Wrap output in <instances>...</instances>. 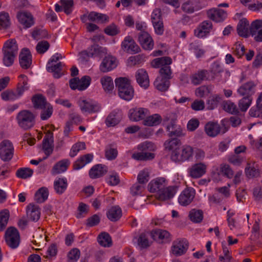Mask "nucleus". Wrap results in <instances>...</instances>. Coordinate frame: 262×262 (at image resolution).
<instances>
[{
	"label": "nucleus",
	"mask_w": 262,
	"mask_h": 262,
	"mask_svg": "<svg viewBox=\"0 0 262 262\" xmlns=\"http://www.w3.org/2000/svg\"><path fill=\"white\" fill-rule=\"evenodd\" d=\"M115 82L119 96L126 101L132 100L134 96V89L130 80L126 77H119Z\"/></svg>",
	"instance_id": "nucleus-1"
},
{
	"label": "nucleus",
	"mask_w": 262,
	"mask_h": 262,
	"mask_svg": "<svg viewBox=\"0 0 262 262\" xmlns=\"http://www.w3.org/2000/svg\"><path fill=\"white\" fill-rule=\"evenodd\" d=\"M138 149L141 152H136L133 157L137 160L146 161L152 160L155 158V154L152 153L156 149V146L152 143L148 141L142 142L138 145Z\"/></svg>",
	"instance_id": "nucleus-2"
},
{
	"label": "nucleus",
	"mask_w": 262,
	"mask_h": 262,
	"mask_svg": "<svg viewBox=\"0 0 262 262\" xmlns=\"http://www.w3.org/2000/svg\"><path fill=\"white\" fill-rule=\"evenodd\" d=\"M16 119L18 126L24 130L33 127L35 123V115L29 110H22L17 115Z\"/></svg>",
	"instance_id": "nucleus-3"
},
{
	"label": "nucleus",
	"mask_w": 262,
	"mask_h": 262,
	"mask_svg": "<svg viewBox=\"0 0 262 262\" xmlns=\"http://www.w3.org/2000/svg\"><path fill=\"white\" fill-rule=\"evenodd\" d=\"M151 238L160 244L169 243L172 240V235L167 231L161 229H154L150 231Z\"/></svg>",
	"instance_id": "nucleus-4"
},
{
	"label": "nucleus",
	"mask_w": 262,
	"mask_h": 262,
	"mask_svg": "<svg viewBox=\"0 0 262 262\" xmlns=\"http://www.w3.org/2000/svg\"><path fill=\"white\" fill-rule=\"evenodd\" d=\"M5 238L6 244L12 249L16 248L19 245V233L14 227H9L7 229Z\"/></svg>",
	"instance_id": "nucleus-5"
},
{
	"label": "nucleus",
	"mask_w": 262,
	"mask_h": 262,
	"mask_svg": "<svg viewBox=\"0 0 262 262\" xmlns=\"http://www.w3.org/2000/svg\"><path fill=\"white\" fill-rule=\"evenodd\" d=\"M189 248V242L185 238L177 239L172 243L171 253L176 256L185 254Z\"/></svg>",
	"instance_id": "nucleus-6"
},
{
	"label": "nucleus",
	"mask_w": 262,
	"mask_h": 262,
	"mask_svg": "<svg viewBox=\"0 0 262 262\" xmlns=\"http://www.w3.org/2000/svg\"><path fill=\"white\" fill-rule=\"evenodd\" d=\"M14 147L12 143L4 140L0 143V158L4 161H9L13 157Z\"/></svg>",
	"instance_id": "nucleus-7"
},
{
	"label": "nucleus",
	"mask_w": 262,
	"mask_h": 262,
	"mask_svg": "<svg viewBox=\"0 0 262 262\" xmlns=\"http://www.w3.org/2000/svg\"><path fill=\"white\" fill-rule=\"evenodd\" d=\"M78 104L81 111L84 113H96L101 110V106L98 103L90 99L80 100Z\"/></svg>",
	"instance_id": "nucleus-8"
},
{
	"label": "nucleus",
	"mask_w": 262,
	"mask_h": 262,
	"mask_svg": "<svg viewBox=\"0 0 262 262\" xmlns=\"http://www.w3.org/2000/svg\"><path fill=\"white\" fill-rule=\"evenodd\" d=\"M18 21L24 29L32 27L35 24V18L32 14L28 11H19L17 13Z\"/></svg>",
	"instance_id": "nucleus-9"
},
{
	"label": "nucleus",
	"mask_w": 262,
	"mask_h": 262,
	"mask_svg": "<svg viewBox=\"0 0 262 262\" xmlns=\"http://www.w3.org/2000/svg\"><path fill=\"white\" fill-rule=\"evenodd\" d=\"M91 82V78L89 76H84L80 79L73 78L69 81V85L72 90H78L84 91L90 85Z\"/></svg>",
	"instance_id": "nucleus-10"
},
{
	"label": "nucleus",
	"mask_w": 262,
	"mask_h": 262,
	"mask_svg": "<svg viewBox=\"0 0 262 262\" xmlns=\"http://www.w3.org/2000/svg\"><path fill=\"white\" fill-rule=\"evenodd\" d=\"M213 29L211 21L206 20L201 23L194 30V35L198 38H204L208 36Z\"/></svg>",
	"instance_id": "nucleus-11"
},
{
	"label": "nucleus",
	"mask_w": 262,
	"mask_h": 262,
	"mask_svg": "<svg viewBox=\"0 0 262 262\" xmlns=\"http://www.w3.org/2000/svg\"><path fill=\"white\" fill-rule=\"evenodd\" d=\"M101 37H102L100 35H95L92 38L91 40L94 43L88 48L89 51V55L91 56V57H101L106 53L107 50L105 48L96 43L97 41L100 40Z\"/></svg>",
	"instance_id": "nucleus-12"
},
{
	"label": "nucleus",
	"mask_w": 262,
	"mask_h": 262,
	"mask_svg": "<svg viewBox=\"0 0 262 262\" xmlns=\"http://www.w3.org/2000/svg\"><path fill=\"white\" fill-rule=\"evenodd\" d=\"M121 47L124 52L129 53L136 54L141 51L140 47L130 36H127L124 38L121 42Z\"/></svg>",
	"instance_id": "nucleus-13"
},
{
	"label": "nucleus",
	"mask_w": 262,
	"mask_h": 262,
	"mask_svg": "<svg viewBox=\"0 0 262 262\" xmlns=\"http://www.w3.org/2000/svg\"><path fill=\"white\" fill-rule=\"evenodd\" d=\"M138 41L142 48L145 50H151L154 47V41L151 36L146 31L139 33Z\"/></svg>",
	"instance_id": "nucleus-14"
},
{
	"label": "nucleus",
	"mask_w": 262,
	"mask_h": 262,
	"mask_svg": "<svg viewBox=\"0 0 262 262\" xmlns=\"http://www.w3.org/2000/svg\"><path fill=\"white\" fill-rule=\"evenodd\" d=\"M195 195V191L192 187H186L181 193L178 198L179 204L184 206L189 205Z\"/></svg>",
	"instance_id": "nucleus-15"
},
{
	"label": "nucleus",
	"mask_w": 262,
	"mask_h": 262,
	"mask_svg": "<svg viewBox=\"0 0 262 262\" xmlns=\"http://www.w3.org/2000/svg\"><path fill=\"white\" fill-rule=\"evenodd\" d=\"M149 114V110L144 107H136L129 111L128 117L133 121L144 120L146 116Z\"/></svg>",
	"instance_id": "nucleus-16"
},
{
	"label": "nucleus",
	"mask_w": 262,
	"mask_h": 262,
	"mask_svg": "<svg viewBox=\"0 0 262 262\" xmlns=\"http://www.w3.org/2000/svg\"><path fill=\"white\" fill-rule=\"evenodd\" d=\"M251 36L256 42H262V20L256 19L250 25Z\"/></svg>",
	"instance_id": "nucleus-17"
},
{
	"label": "nucleus",
	"mask_w": 262,
	"mask_h": 262,
	"mask_svg": "<svg viewBox=\"0 0 262 262\" xmlns=\"http://www.w3.org/2000/svg\"><path fill=\"white\" fill-rule=\"evenodd\" d=\"M227 130L226 127H224L222 131L220 125L217 122L210 121L207 123L205 126V132L206 134L211 137H214L217 136L221 132L222 134L225 133Z\"/></svg>",
	"instance_id": "nucleus-18"
},
{
	"label": "nucleus",
	"mask_w": 262,
	"mask_h": 262,
	"mask_svg": "<svg viewBox=\"0 0 262 262\" xmlns=\"http://www.w3.org/2000/svg\"><path fill=\"white\" fill-rule=\"evenodd\" d=\"M117 66V60L112 55L105 56L100 65V70L103 73L112 71Z\"/></svg>",
	"instance_id": "nucleus-19"
},
{
	"label": "nucleus",
	"mask_w": 262,
	"mask_h": 262,
	"mask_svg": "<svg viewBox=\"0 0 262 262\" xmlns=\"http://www.w3.org/2000/svg\"><path fill=\"white\" fill-rule=\"evenodd\" d=\"M32 55L30 50L27 48L21 50L19 55L20 66L23 69H28L32 64Z\"/></svg>",
	"instance_id": "nucleus-20"
},
{
	"label": "nucleus",
	"mask_w": 262,
	"mask_h": 262,
	"mask_svg": "<svg viewBox=\"0 0 262 262\" xmlns=\"http://www.w3.org/2000/svg\"><path fill=\"white\" fill-rule=\"evenodd\" d=\"M207 165L202 162L193 165L189 169V176L193 179H198L204 175L206 172Z\"/></svg>",
	"instance_id": "nucleus-21"
},
{
	"label": "nucleus",
	"mask_w": 262,
	"mask_h": 262,
	"mask_svg": "<svg viewBox=\"0 0 262 262\" xmlns=\"http://www.w3.org/2000/svg\"><path fill=\"white\" fill-rule=\"evenodd\" d=\"M207 15L209 18L216 23L224 20L227 17L226 11L219 8H212L207 11Z\"/></svg>",
	"instance_id": "nucleus-22"
},
{
	"label": "nucleus",
	"mask_w": 262,
	"mask_h": 262,
	"mask_svg": "<svg viewBox=\"0 0 262 262\" xmlns=\"http://www.w3.org/2000/svg\"><path fill=\"white\" fill-rule=\"evenodd\" d=\"M149 236H150V231L144 230L139 233L136 239L137 244L141 249H147L151 245L152 242L150 240Z\"/></svg>",
	"instance_id": "nucleus-23"
},
{
	"label": "nucleus",
	"mask_w": 262,
	"mask_h": 262,
	"mask_svg": "<svg viewBox=\"0 0 262 262\" xmlns=\"http://www.w3.org/2000/svg\"><path fill=\"white\" fill-rule=\"evenodd\" d=\"M190 80L194 85L200 84L203 81L210 80L209 72L207 70H200L190 76Z\"/></svg>",
	"instance_id": "nucleus-24"
},
{
	"label": "nucleus",
	"mask_w": 262,
	"mask_h": 262,
	"mask_svg": "<svg viewBox=\"0 0 262 262\" xmlns=\"http://www.w3.org/2000/svg\"><path fill=\"white\" fill-rule=\"evenodd\" d=\"M256 84L254 82L250 81L242 84L237 90V93L242 96H252L256 92Z\"/></svg>",
	"instance_id": "nucleus-25"
},
{
	"label": "nucleus",
	"mask_w": 262,
	"mask_h": 262,
	"mask_svg": "<svg viewBox=\"0 0 262 262\" xmlns=\"http://www.w3.org/2000/svg\"><path fill=\"white\" fill-rule=\"evenodd\" d=\"M178 187L175 186H165L157 193V199L162 201L169 200L173 197Z\"/></svg>",
	"instance_id": "nucleus-26"
},
{
	"label": "nucleus",
	"mask_w": 262,
	"mask_h": 262,
	"mask_svg": "<svg viewBox=\"0 0 262 262\" xmlns=\"http://www.w3.org/2000/svg\"><path fill=\"white\" fill-rule=\"evenodd\" d=\"M237 32L239 36L244 38L251 35L250 26L247 18H243L239 20L237 26Z\"/></svg>",
	"instance_id": "nucleus-27"
},
{
	"label": "nucleus",
	"mask_w": 262,
	"mask_h": 262,
	"mask_svg": "<svg viewBox=\"0 0 262 262\" xmlns=\"http://www.w3.org/2000/svg\"><path fill=\"white\" fill-rule=\"evenodd\" d=\"M166 185V181L165 178H158L150 182L148 184V188L150 192H157L158 193Z\"/></svg>",
	"instance_id": "nucleus-28"
},
{
	"label": "nucleus",
	"mask_w": 262,
	"mask_h": 262,
	"mask_svg": "<svg viewBox=\"0 0 262 262\" xmlns=\"http://www.w3.org/2000/svg\"><path fill=\"white\" fill-rule=\"evenodd\" d=\"M136 78L139 85L146 89L149 85V79L147 72L143 69H139L136 73Z\"/></svg>",
	"instance_id": "nucleus-29"
},
{
	"label": "nucleus",
	"mask_w": 262,
	"mask_h": 262,
	"mask_svg": "<svg viewBox=\"0 0 262 262\" xmlns=\"http://www.w3.org/2000/svg\"><path fill=\"white\" fill-rule=\"evenodd\" d=\"M108 170L107 167L103 164H98L93 166L89 171V176L91 179H97L103 176Z\"/></svg>",
	"instance_id": "nucleus-30"
},
{
	"label": "nucleus",
	"mask_w": 262,
	"mask_h": 262,
	"mask_svg": "<svg viewBox=\"0 0 262 262\" xmlns=\"http://www.w3.org/2000/svg\"><path fill=\"white\" fill-rule=\"evenodd\" d=\"M166 130L168 133V136L171 138H177V137H181L185 136V133L183 132L182 128L180 126H177L174 120L171 121L169 125H167Z\"/></svg>",
	"instance_id": "nucleus-31"
},
{
	"label": "nucleus",
	"mask_w": 262,
	"mask_h": 262,
	"mask_svg": "<svg viewBox=\"0 0 262 262\" xmlns=\"http://www.w3.org/2000/svg\"><path fill=\"white\" fill-rule=\"evenodd\" d=\"M69 159H64L59 161L53 167L51 170L52 175H56L65 172L70 165Z\"/></svg>",
	"instance_id": "nucleus-32"
},
{
	"label": "nucleus",
	"mask_w": 262,
	"mask_h": 262,
	"mask_svg": "<svg viewBox=\"0 0 262 262\" xmlns=\"http://www.w3.org/2000/svg\"><path fill=\"white\" fill-rule=\"evenodd\" d=\"M18 78L19 81L17 84L16 93L20 98L29 89L28 78L24 74L20 75Z\"/></svg>",
	"instance_id": "nucleus-33"
},
{
	"label": "nucleus",
	"mask_w": 262,
	"mask_h": 262,
	"mask_svg": "<svg viewBox=\"0 0 262 262\" xmlns=\"http://www.w3.org/2000/svg\"><path fill=\"white\" fill-rule=\"evenodd\" d=\"M93 155L92 154H87L83 156H81L73 163V168L74 170H79L83 168L85 165L90 163L93 159Z\"/></svg>",
	"instance_id": "nucleus-34"
},
{
	"label": "nucleus",
	"mask_w": 262,
	"mask_h": 262,
	"mask_svg": "<svg viewBox=\"0 0 262 262\" xmlns=\"http://www.w3.org/2000/svg\"><path fill=\"white\" fill-rule=\"evenodd\" d=\"M27 214L30 220L36 222L40 217V208L36 205L30 204L27 208Z\"/></svg>",
	"instance_id": "nucleus-35"
},
{
	"label": "nucleus",
	"mask_w": 262,
	"mask_h": 262,
	"mask_svg": "<svg viewBox=\"0 0 262 262\" xmlns=\"http://www.w3.org/2000/svg\"><path fill=\"white\" fill-rule=\"evenodd\" d=\"M65 66L61 62L56 64L46 66V69L48 72L53 73V76L55 78H59L64 75V68Z\"/></svg>",
	"instance_id": "nucleus-36"
},
{
	"label": "nucleus",
	"mask_w": 262,
	"mask_h": 262,
	"mask_svg": "<svg viewBox=\"0 0 262 262\" xmlns=\"http://www.w3.org/2000/svg\"><path fill=\"white\" fill-rule=\"evenodd\" d=\"M208 72L211 74L210 80H212L218 77H221V74L224 72V69L219 61H215L211 64Z\"/></svg>",
	"instance_id": "nucleus-37"
},
{
	"label": "nucleus",
	"mask_w": 262,
	"mask_h": 262,
	"mask_svg": "<svg viewBox=\"0 0 262 262\" xmlns=\"http://www.w3.org/2000/svg\"><path fill=\"white\" fill-rule=\"evenodd\" d=\"M33 107L35 109H43L49 103L46 97L42 94H37L33 95L31 98Z\"/></svg>",
	"instance_id": "nucleus-38"
},
{
	"label": "nucleus",
	"mask_w": 262,
	"mask_h": 262,
	"mask_svg": "<svg viewBox=\"0 0 262 262\" xmlns=\"http://www.w3.org/2000/svg\"><path fill=\"white\" fill-rule=\"evenodd\" d=\"M68 181L66 178H59L54 182V188L58 194L63 193L68 187Z\"/></svg>",
	"instance_id": "nucleus-39"
},
{
	"label": "nucleus",
	"mask_w": 262,
	"mask_h": 262,
	"mask_svg": "<svg viewBox=\"0 0 262 262\" xmlns=\"http://www.w3.org/2000/svg\"><path fill=\"white\" fill-rule=\"evenodd\" d=\"M18 45L15 39H10L4 44L3 52L17 54L18 53Z\"/></svg>",
	"instance_id": "nucleus-40"
},
{
	"label": "nucleus",
	"mask_w": 262,
	"mask_h": 262,
	"mask_svg": "<svg viewBox=\"0 0 262 262\" xmlns=\"http://www.w3.org/2000/svg\"><path fill=\"white\" fill-rule=\"evenodd\" d=\"M182 10L188 13H192L200 9L198 0H189L182 5Z\"/></svg>",
	"instance_id": "nucleus-41"
},
{
	"label": "nucleus",
	"mask_w": 262,
	"mask_h": 262,
	"mask_svg": "<svg viewBox=\"0 0 262 262\" xmlns=\"http://www.w3.org/2000/svg\"><path fill=\"white\" fill-rule=\"evenodd\" d=\"M162 118L160 115L155 114L152 115L146 116L143 121V124L145 126H154L161 124Z\"/></svg>",
	"instance_id": "nucleus-42"
},
{
	"label": "nucleus",
	"mask_w": 262,
	"mask_h": 262,
	"mask_svg": "<svg viewBox=\"0 0 262 262\" xmlns=\"http://www.w3.org/2000/svg\"><path fill=\"white\" fill-rule=\"evenodd\" d=\"M107 218L112 222H116L122 216V210L119 206L112 207L107 212Z\"/></svg>",
	"instance_id": "nucleus-43"
},
{
	"label": "nucleus",
	"mask_w": 262,
	"mask_h": 262,
	"mask_svg": "<svg viewBox=\"0 0 262 262\" xmlns=\"http://www.w3.org/2000/svg\"><path fill=\"white\" fill-rule=\"evenodd\" d=\"M180 151L182 152V155L179 157L178 156L177 159L185 161L192 157L193 149L189 145H184L181 147Z\"/></svg>",
	"instance_id": "nucleus-44"
},
{
	"label": "nucleus",
	"mask_w": 262,
	"mask_h": 262,
	"mask_svg": "<svg viewBox=\"0 0 262 262\" xmlns=\"http://www.w3.org/2000/svg\"><path fill=\"white\" fill-rule=\"evenodd\" d=\"M172 59L168 56H164L160 58H157L152 60L151 62V66L155 68L163 67L166 64H171Z\"/></svg>",
	"instance_id": "nucleus-45"
},
{
	"label": "nucleus",
	"mask_w": 262,
	"mask_h": 262,
	"mask_svg": "<svg viewBox=\"0 0 262 262\" xmlns=\"http://www.w3.org/2000/svg\"><path fill=\"white\" fill-rule=\"evenodd\" d=\"M117 155V147L115 144H110L106 146L105 149V157L107 160H114L116 158Z\"/></svg>",
	"instance_id": "nucleus-46"
},
{
	"label": "nucleus",
	"mask_w": 262,
	"mask_h": 262,
	"mask_svg": "<svg viewBox=\"0 0 262 262\" xmlns=\"http://www.w3.org/2000/svg\"><path fill=\"white\" fill-rule=\"evenodd\" d=\"M154 85L158 90L161 92H165L169 87L170 81L158 77L154 82Z\"/></svg>",
	"instance_id": "nucleus-47"
},
{
	"label": "nucleus",
	"mask_w": 262,
	"mask_h": 262,
	"mask_svg": "<svg viewBox=\"0 0 262 262\" xmlns=\"http://www.w3.org/2000/svg\"><path fill=\"white\" fill-rule=\"evenodd\" d=\"M180 145V140L176 138L167 140L164 143L165 149L168 151H171V152L179 149Z\"/></svg>",
	"instance_id": "nucleus-48"
},
{
	"label": "nucleus",
	"mask_w": 262,
	"mask_h": 262,
	"mask_svg": "<svg viewBox=\"0 0 262 262\" xmlns=\"http://www.w3.org/2000/svg\"><path fill=\"white\" fill-rule=\"evenodd\" d=\"M49 196V191L46 187H41L35 193L34 199L37 203H41L47 200Z\"/></svg>",
	"instance_id": "nucleus-49"
},
{
	"label": "nucleus",
	"mask_w": 262,
	"mask_h": 262,
	"mask_svg": "<svg viewBox=\"0 0 262 262\" xmlns=\"http://www.w3.org/2000/svg\"><path fill=\"white\" fill-rule=\"evenodd\" d=\"M11 25L10 17L9 13L4 11L0 12V30L6 29Z\"/></svg>",
	"instance_id": "nucleus-50"
},
{
	"label": "nucleus",
	"mask_w": 262,
	"mask_h": 262,
	"mask_svg": "<svg viewBox=\"0 0 262 262\" xmlns=\"http://www.w3.org/2000/svg\"><path fill=\"white\" fill-rule=\"evenodd\" d=\"M98 241L100 245L105 247H110L112 245L111 237L106 232L101 233L98 236Z\"/></svg>",
	"instance_id": "nucleus-51"
},
{
	"label": "nucleus",
	"mask_w": 262,
	"mask_h": 262,
	"mask_svg": "<svg viewBox=\"0 0 262 262\" xmlns=\"http://www.w3.org/2000/svg\"><path fill=\"white\" fill-rule=\"evenodd\" d=\"M1 96L2 99L5 101H13L19 98L16 92L13 90L4 91L1 93Z\"/></svg>",
	"instance_id": "nucleus-52"
},
{
	"label": "nucleus",
	"mask_w": 262,
	"mask_h": 262,
	"mask_svg": "<svg viewBox=\"0 0 262 262\" xmlns=\"http://www.w3.org/2000/svg\"><path fill=\"white\" fill-rule=\"evenodd\" d=\"M100 82L105 92L112 91L114 89V83L111 77L105 76L100 79Z\"/></svg>",
	"instance_id": "nucleus-53"
},
{
	"label": "nucleus",
	"mask_w": 262,
	"mask_h": 262,
	"mask_svg": "<svg viewBox=\"0 0 262 262\" xmlns=\"http://www.w3.org/2000/svg\"><path fill=\"white\" fill-rule=\"evenodd\" d=\"M252 97L245 96L238 101V107L242 112H246L250 107L252 102Z\"/></svg>",
	"instance_id": "nucleus-54"
},
{
	"label": "nucleus",
	"mask_w": 262,
	"mask_h": 262,
	"mask_svg": "<svg viewBox=\"0 0 262 262\" xmlns=\"http://www.w3.org/2000/svg\"><path fill=\"white\" fill-rule=\"evenodd\" d=\"M86 148V145L84 142H78L75 143L71 147L69 156L73 158L75 157L78 153Z\"/></svg>",
	"instance_id": "nucleus-55"
},
{
	"label": "nucleus",
	"mask_w": 262,
	"mask_h": 262,
	"mask_svg": "<svg viewBox=\"0 0 262 262\" xmlns=\"http://www.w3.org/2000/svg\"><path fill=\"white\" fill-rule=\"evenodd\" d=\"M227 222L230 230H239L243 227L239 220L232 217L230 216L229 212H228Z\"/></svg>",
	"instance_id": "nucleus-56"
},
{
	"label": "nucleus",
	"mask_w": 262,
	"mask_h": 262,
	"mask_svg": "<svg viewBox=\"0 0 262 262\" xmlns=\"http://www.w3.org/2000/svg\"><path fill=\"white\" fill-rule=\"evenodd\" d=\"M33 173V170L29 168H20L17 170L16 176L17 178L26 179L31 177Z\"/></svg>",
	"instance_id": "nucleus-57"
},
{
	"label": "nucleus",
	"mask_w": 262,
	"mask_h": 262,
	"mask_svg": "<svg viewBox=\"0 0 262 262\" xmlns=\"http://www.w3.org/2000/svg\"><path fill=\"white\" fill-rule=\"evenodd\" d=\"M222 107L224 110L229 113L236 114L238 113L236 105L231 101H224L222 103Z\"/></svg>",
	"instance_id": "nucleus-58"
},
{
	"label": "nucleus",
	"mask_w": 262,
	"mask_h": 262,
	"mask_svg": "<svg viewBox=\"0 0 262 262\" xmlns=\"http://www.w3.org/2000/svg\"><path fill=\"white\" fill-rule=\"evenodd\" d=\"M189 216L193 222L200 223L203 218V213L202 210L192 209L190 211Z\"/></svg>",
	"instance_id": "nucleus-59"
},
{
	"label": "nucleus",
	"mask_w": 262,
	"mask_h": 262,
	"mask_svg": "<svg viewBox=\"0 0 262 262\" xmlns=\"http://www.w3.org/2000/svg\"><path fill=\"white\" fill-rule=\"evenodd\" d=\"M9 215L8 210L6 209L0 212V231H3L6 228Z\"/></svg>",
	"instance_id": "nucleus-60"
},
{
	"label": "nucleus",
	"mask_w": 262,
	"mask_h": 262,
	"mask_svg": "<svg viewBox=\"0 0 262 262\" xmlns=\"http://www.w3.org/2000/svg\"><path fill=\"white\" fill-rule=\"evenodd\" d=\"M119 119L117 117V114L114 112H111L106 117L105 123L107 126H114L119 123Z\"/></svg>",
	"instance_id": "nucleus-61"
},
{
	"label": "nucleus",
	"mask_w": 262,
	"mask_h": 262,
	"mask_svg": "<svg viewBox=\"0 0 262 262\" xmlns=\"http://www.w3.org/2000/svg\"><path fill=\"white\" fill-rule=\"evenodd\" d=\"M169 65L170 64H166L161 68L159 71L160 74V77L168 79V80L172 78V72Z\"/></svg>",
	"instance_id": "nucleus-62"
},
{
	"label": "nucleus",
	"mask_w": 262,
	"mask_h": 262,
	"mask_svg": "<svg viewBox=\"0 0 262 262\" xmlns=\"http://www.w3.org/2000/svg\"><path fill=\"white\" fill-rule=\"evenodd\" d=\"M223 255H220L219 259L221 262H231L233 257L231 252L226 246H222Z\"/></svg>",
	"instance_id": "nucleus-63"
},
{
	"label": "nucleus",
	"mask_w": 262,
	"mask_h": 262,
	"mask_svg": "<svg viewBox=\"0 0 262 262\" xmlns=\"http://www.w3.org/2000/svg\"><path fill=\"white\" fill-rule=\"evenodd\" d=\"M80 256V250L76 248H73L68 253L67 257L69 262H76Z\"/></svg>",
	"instance_id": "nucleus-64"
}]
</instances>
